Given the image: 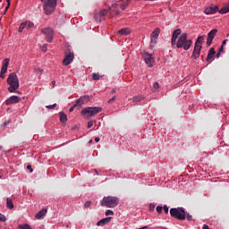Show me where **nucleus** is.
Segmentation results:
<instances>
[{
    "label": "nucleus",
    "instance_id": "6e6d98bb",
    "mask_svg": "<svg viewBox=\"0 0 229 229\" xmlns=\"http://www.w3.org/2000/svg\"><path fill=\"white\" fill-rule=\"evenodd\" d=\"M139 229H148V225H145V226H143L141 228H139Z\"/></svg>",
    "mask_w": 229,
    "mask_h": 229
},
{
    "label": "nucleus",
    "instance_id": "c85d7f7f",
    "mask_svg": "<svg viewBox=\"0 0 229 229\" xmlns=\"http://www.w3.org/2000/svg\"><path fill=\"white\" fill-rule=\"evenodd\" d=\"M24 30H26V25H25L24 22H21V25H20V27H19V29H18V31H19V33H22V31H23Z\"/></svg>",
    "mask_w": 229,
    "mask_h": 229
},
{
    "label": "nucleus",
    "instance_id": "412c9836",
    "mask_svg": "<svg viewBox=\"0 0 229 229\" xmlns=\"http://www.w3.org/2000/svg\"><path fill=\"white\" fill-rule=\"evenodd\" d=\"M214 56H216V50L214 49V47L210 48L208 53V56L206 58L207 62H210V60H212V58H214Z\"/></svg>",
    "mask_w": 229,
    "mask_h": 229
},
{
    "label": "nucleus",
    "instance_id": "473e14b6",
    "mask_svg": "<svg viewBox=\"0 0 229 229\" xmlns=\"http://www.w3.org/2000/svg\"><path fill=\"white\" fill-rule=\"evenodd\" d=\"M40 49H41V51H43V53H47V44H44L43 46H41Z\"/></svg>",
    "mask_w": 229,
    "mask_h": 229
},
{
    "label": "nucleus",
    "instance_id": "7ed1b4c3",
    "mask_svg": "<svg viewBox=\"0 0 229 229\" xmlns=\"http://www.w3.org/2000/svg\"><path fill=\"white\" fill-rule=\"evenodd\" d=\"M7 85L10 86L8 91L11 93L15 92V90L19 89V77H17V73L12 72L9 74L7 78Z\"/></svg>",
    "mask_w": 229,
    "mask_h": 229
},
{
    "label": "nucleus",
    "instance_id": "09e8293b",
    "mask_svg": "<svg viewBox=\"0 0 229 229\" xmlns=\"http://www.w3.org/2000/svg\"><path fill=\"white\" fill-rule=\"evenodd\" d=\"M226 42H228V39H225L222 43V46L225 47L226 45Z\"/></svg>",
    "mask_w": 229,
    "mask_h": 229
},
{
    "label": "nucleus",
    "instance_id": "aec40b11",
    "mask_svg": "<svg viewBox=\"0 0 229 229\" xmlns=\"http://www.w3.org/2000/svg\"><path fill=\"white\" fill-rule=\"evenodd\" d=\"M47 214V209L42 208L36 214L35 217L36 219H44Z\"/></svg>",
    "mask_w": 229,
    "mask_h": 229
},
{
    "label": "nucleus",
    "instance_id": "a18cd8bd",
    "mask_svg": "<svg viewBox=\"0 0 229 229\" xmlns=\"http://www.w3.org/2000/svg\"><path fill=\"white\" fill-rule=\"evenodd\" d=\"M74 108H76V106L73 105L72 107H70L69 112H74Z\"/></svg>",
    "mask_w": 229,
    "mask_h": 229
},
{
    "label": "nucleus",
    "instance_id": "0eeeda50",
    "mask_svg": "<svg viewBox=\"0 0 229 229\" xmlns=\"http://www.w3.org/2000/svg\"><path fill=\"white\" fill-rule=\"evenodd\" d=\"M101 112H103V107H98V106L90 107V106H88V107L82 109L81 114V115H83V117L85 119H89L90 117H94L95 115H98V114H99Z\"/></svg>",
    "mask_w": 229,
    "mask_h": 229
},
{
    "label": "nucleus",
    "instance_id": "2eb2a0df",
    "mask_svg": "<svg viewBox=\"0 0 229 229\" xmlns=\"http://www.w3.org/2000/svg\"><path fill=\"white\" fill-rule=\"evenodd\" d=\"M180 35H182V30L180 29H177L173 32L171 39L172 47H174L176 46V43L178 42L176 40H178V37H180Z\"/></svg>",
    "mask_w": 229,
    "mask_h": 229
},
{
    "label": "nucleus",
    "instance_id": "20e7f679",
    "mask_svg": "<svg viewBox=\"0 0 229 229\" xmlns=\"http://www.w3.org/2000/svg\"><path fill=\"white\" fill-rule=\"evenodd\" d=\"M170 216L178 221H185L187 219V212L183 208H172L170 209Z\"/></svg>",
    "mask_w": 229,
    "mask_h": 229
},
{
    "label": "nucleus",
    "instance_id": "49530a36",
    "mask_svg": "<svg viewBox=\"0 0 229 229\" xmlns=\"http://www.w3.org/2000/svg\"><path fill=\"white\" fill-rule=\"evenodd\" d=\"M115 96L114 97H113L112 98H110L109 100H108V103H112V101H114L115 100Z\"/></svg>",
    "mask_w": 229,
    "mask_h": 229
},
{
    "label": "nucleus",
    "instance_id": "5701e85b",
    "mask_svg": "<svg viewBox=\"0 0 229 229\" xmlns=\"http://www.w3.org/2000/svg\"><path fill=\"white\" fill-rule=\"evenodd\" d=\"M59 115H60V122L63 123V124H65V123H67V114L64 112H60Z\"/></svg>",
    "mask_w": 229,
    "mask_h": 229
},
{
    "label": "nucleus",
    "instance_id": "4be33fe9",
    "mask_svg": "<svg viewBox=\"0 0 229 229\" xmlns=\"http://www.w3.org/2000/svg\"><path fill=\"white\" fill-rule=\"evenodd\" d=\"M118 33L119 35L126 36V35H130L131 31L128 28H123L122 30H118Z\"/></svg>",
    "mask_w": 229,
    "mask_h": 229
},
{
    "label": "nucleus",
    "instance_id": "9d476101",
    "mask_svg": "<svg viewBox=\"0 0 229 229\" xmlns=\"http://www.w3.org/2000/svg\"><path fill=\"white\" fill-rule=\"evenodd\" d=\"M142 56L148 67H153V64H155V57L153 56V55L148 52H144Z\"/></svg>",
    "mask_w": 229,
    "mask_h": 229
},
{
    "label": "nucleus",
    "instance_id": "4468645a",
    "mask_svg": "<svg viewBox=\"0 0 229 229\" xmlns=\"http://www.w3.org/2000/svg\"><path fill=\"white\" fill-rule=\"evenodd\" d=\"M180 35H182V30L180 29H177L173 32L171 39L172 47H174L176 46V43L178 42L176 40H178V37H180Z\"/></svg>",
    "mask_w": 229,
    "mask_h": 229
},
{
    "label": "nucleus",
    "instance_id": "f704fd0d",
    "mask_svg": "<svg viewBox=\"0 0 229 229\" xmlns=\"http://www.w3.org/2000/svg\"><path fill=\"white\" fill-rule=\"evenodd\" d=\"M0 221L2 223H6V216L0 213Z\"/></svg>",
    "mask_w": 229,
    "mask_h": 229
},
{
    "label": "nucleus",
    "instance_id": "72a5a7b5",
    "mask_svg": "<svg viewBox=\"0 0 229 229\" xmlns=\"http://www.w3.org/2000/svg\"><path fill=\"white\" fill-rule=\"evenodd\" d=\"M155 204L153 203H150L149 206H148V210L149 212H154L155 211Z\"/></svg>",
    "mask_w": 229,
    "mask_h": 229
},
{
    "label": "nucleus",
    "instance_id": "6e6552de",
    "mask_svg": "<svg viewBox=\"0 0 229 229\" xmlns=\"http://www.w3.org/2000/svg\"><path fill=\"white\" fill-rule=\"evenodd\" d=\"M113 8V10H112ZM112 8L110 7L109 10H101L98 13H97L95 15V19L98 22H101V21H103L106 17V15H108V12H110V10H112L111 12V16L112 17H115V15H119V9H115V7H114V5H112Z\"/></svg>",
    "mask_w": 229,
    "mask_h": 229
},
{
    "label": "nucleus",
    "instance_id": "a19ab883",
    "mask_svg": "<svg viewBox=\"0 0 229 229\" xmlns=\"http://www.w3.org/2000/svg\"><path fill=\"white\" fill-rule=\"evenodd\" d=\"M35 72L38 73V74H42L44 72V70L40 69V68H37L35 69Z\"/></svg>",
    "mask_w": 229,
    "mask_h": 229
},
{
    "label": "nucleus",
    "instance_id": "9b49d317",
    "mask_svg": "<svg viewBox=\"0 0 229 229\" xmlns=\"http://www.w3.org/2000/svg\"><path fill=\"white\" fill-rule=\"evenodd\" d=\"M217 12H219V6L215 4L204 8L205 15H214L215 13H217Z\"/></svg>",
    "mask_w": 229,
    "mask_h": 229
},
{
    "label": "nucleus",
    "instance_id": "680f3d73",
    "mask_svg": "<svg viewBox=\"0 0 229 229\" xmlns=\"http://www.w3.org/2000/svg\"><path fill=\"white\" fill-rule=\"evenodd\" d=\"M1 149H3V146H0V151H1Z\"/></svg>",
    "mask_w": 229,
    "mask_h": 229
},
{
    "label": "nucleus",
    "instance_id": "a878e982",
    "mask_svg": "<svg viewBox=\"0 0 229 229\" xmlns=\"http://www.w3.org/2000/svg\"><path fill=\"white\" fill-rule=\"evenodd\" d=\"M142 99H144V98L140 95L135 96V97L132 98V101L134 103H140V101H142Z\"/></svg>",
    "mask_w": 229,
    "mask_h": 229
},
{
    "label": "nucleus",
    "instance_id": "1a4fd4ad",
    "mask_svg": "<svg viewBox=\"0 0 229 229\" xmlns=\"http://www.w3.org/2000/svg\"><path fill=\"white\" fill-rule=\"evenodd\" d=\"M42 35L46 37L47 42L48 44H51L53 42V39L55 38V30L51 27H46L41 30Z\"/></svg>",
    "mask_w": 229,
    "mask_h": 229
},
{
    "label": "nucleus",
    "instance_id": "f3484780",
    "mask_svg": "<svg viewBox=\"0 0 229 229\" xmlns=\"http://www.w3.org/2000/svg\"><path fill=\"white\" fill-rule=\"evenodd\" d=\"M20 101H21V98L13 95L5 100V105H7V106L15 105L16 103H19Z\"/></svg>",
    "mask_w": 229,
    "mask_h": 229
},
{
    "label": "nucleus",
    "instance_id": "ddd939ff",
    "mask_svg": "<svg viewBox=\"0 0 229 229\" xmlns=\"http://www.w3.org/2000/svg\"><path fill=\"white\" fill-rule=\"evenodd\" d=\"M74 60V53L69 52L65 55L64 59L63 60V65H71L72 64V61Z\"/></svg>",
    "mask_w": 229,
    "mask_h": 229
},
{
    "label": "nucleus",
    "instance_id": "3c124183",
    "mask_svg": "<svg viewBox=\"0 0 229 229\" xmlns=\"http://www.w3.org/2000/svg\"><path fill=\"white\" fill-rule=\"evenodd\" d=\"M219 56H221V52H217L216 54V58H219Z\"/></svg>",
    "mask_w": 229,
    "mask_h": 229
},
{
    "label": "nucleus",
    "instance_id": "5fc2aeb1",
    "mask_svg": "<svg viewBox=\"0 0 229 229\" xmlns=\"http://www.w3.org/2000/svg\"><path fill=\"white\" fill-rule=\"evenodd\" d=\"M7 5L10 6L11 4V1L10 0H6Z\"/></svg>",
    "mask_w": 229,
    "mask_h": 229
},
{
    "label": "nucleus",
    "instance_id": "e433bc0d",
    "mask_svg": "<svg viewBox=\"0 0 229 229\" xmlns=\"http://www.w3.org/2000/svg\"><path fill=\"white\" fill-rule=\"evenodd\" d=\"M90 205H92V201L88 200L84 203V208H89V207H90Z\"/></svg>",
    "mask_w": 229,
    "mask_h": 229
},
{
    "label": "nucleus",
    "instance_id": "f03ea898",
    "mask_svg": "<svg viewBox=\"0 0 229 229\" xmlns=\"http://www.w3.org/2000/svg\"><path fill=\"white\" fill-rule=\"evenodd\" d=\"M101 207L115 208L119 205V198L114 196L104 197L100 202Z\"/></svg>",
    "mask_w": 229,
    "mask_h": 229
},
{
    "label": "nucleus",
    "instance_id": "c756f323",
    "mask_svg": "<svg viewBox=\"0 0 229 229\" xmlns=\"http://www.w3.org/2000/svg\"><path fill=\"white\" fill-rule=\"evenodd\" d=\"M103 78V75H100L99 73H93V80L95 81H98V80H101Z\"/></svg>",
    "mask_w": 229,
    "mask_h": 229
},
{
    "label": "nucleus",
    "instance_id": "c9c22d12",
    "mask_svg": "<svg viewBox=\"0 0 229 229\" xmlns=\"http://www.w3.org/2000/svg\"><path fill=\"white\" fill-rule=\"evenodd\" d=\"M46 108H48V110H53L54 108H56V104L46 106Z\"/></svg>",
    "mask_w": 229,
    "mask_h": 229
},
{
    "label": "nucleus",
    "instance_id": "bb28decb",
    "mask_svg": "<svg viewBox=\"0 0 229 229\" xmlns=\"http://www.w3.org/2000/svg\"><path fill=\"white\" fill-rule=\"evenodd\" d=\"M158 89H160V85L158 84V82H154L152 85L153 92H158Z\"/></svg>",
    "mask_w": 229,
    "mask_h": 229
},
{
    "label": "nucleus",
    "instance_id": "f257e3e1",
    "mask_svg": "<svg viewBox=\"0 0 229 229\" xmlns=\"http://www.w3.org/2000/svg\"><path fill=\"white\" fill-rule=\"evenodd\" d=\"M191 46H192V39L187 38V33H182L177 39L175 47L177 49H184V51H189L191 49Z\"/></svg>",
    "mask_w": 229,
    "mask_h": 229
},
{
    "label": "nucleus",
    "instance_id": "4c0bfd02",
    "mask_svg": "<svg viewBox=\"0 0 229 229\" xmlns=\"http://www.w3.org/2000/svg\"><path fill=\"white\" fill-rule=\"evenodd\" d=\"M156 210H157V214H162L163 207L162 206H157L156 208Z\"/></svg>",
    "mask_w": 229,
    "mask_h": 229
},
{
    "label": "nucleus",
    "instance_id": "052dcab7",
    "mask_svg": "<svg viewBox=\"0 0 229 229\" xmlns=\"http://www.w3.org/2000/svg\"><path fill=\"white\" fill-rule=\"evenodd\" d=\"M8 123H10V122L4 123V124L6 126V124H8Z\"/></svg>",
    "mask_w": 229,
    "mask_h": 229
},
{
    "label": "nucleus",
    "instance_id": "2f4dec72",
    "mask_svg": "<svg viewBox=\"0 0 229 229\" xmlns=\"http://www.w3.org/2000/svg\"><path fill=\"white\" fill-rule=\"evenodd\" d=\"M81 105H83V99L79 98L76 100L74 106H81Z\"/></svg>",
    "mask_w": 229,
    "mask_h": 229
},
{
    "label": "nucleus",
    "instance_id": "cd10ccee",
    "mask_svg": "<svg viewBox=\"0 0 229 229\" xmlns=\"http://www.w3.org/2000/svg\"><path fill=\"white\" fill-rule=\"evenodd\" d=\"M18 228L20 229H31V225L28 224L19 225Z\"/></svg>",
    "mask_w": 229,
    "mask_h": 229
},
{
    "label": "nucleus",
    "instance_id": "423d86ee",
    "mask_svg": "<svg viewBox=\"0 0 229 229\" xmlns=\"http://www.w3.org/2000/svg\"><path fill=\"white\" fill-rule=\"evenodd\" d=\"M46 15H51L56 10L57 0H40Z\"/></svg>",
    "mask_w": 229,
    "mask_h": 229
},
{
    "label": "nucleus",
    "instance_id": "58836bf2",
    "mask_svg": "<svg viewBox=\"0 0 229 229\" xmlns=\"http://www.w3.org/2000/svg\"><path fill=\"white\" fill-rule=\"evenodd\" d=\"M106 216H114V211H112L111 209H107L106 211Z\"/></svg>",
    "mask_w": 229,
    "mask_h": 229
},
{
    "label": "nucleus",
    "instance_id": "e2e57ef3",
    "mask_svg": "<svg viewBox=\"0 0 229 229\" xmlns=\"http://www.w3.org/2000/svg\"><path fill=\"white\" fill-rule=\"evenodd\" d=\"M1 1H3V0H0V3H1Z\"/></svg>",
    "mask_w": 229,
    "mask_h": 229
},
{
    "label": "nucleus",
    "instance_id": "39448f33",
    "mask_svg": "<svg viewBox=\"0 0 229 229\" xmlns=\"http://www.w3.org/2000/svg\"><path fill=\"white\" fill-rule=\"evenodd\" d=\"M203 40H205L204 36H200L197 38L191 55V58L193 60H198V58H199V55H201V49H203Z\"/></svg>",
    "mask_w": 229,
    "mask_h": 229
},
{
    "label": "nucleus",
    "instance_id": "864d4df0",
    "mask_svg": "<svg viewBox=\"0 0 229 229\" xmlns=\"http://www.w3.org/2000/svg\"><path fill=\"white\" fill-rule=\"evenodd\" d=\"M100 139L98 137L95 138V142H99Z\"/></svg>",
    "mask_w": 229,
    "mask_h": 229
},
{
    "label": "nucleus",
    "instance_id": "bf43d9fd",
    "mask_svg": "<svg viewBox=\"0 0 229 229\" xmlns=\"http://www.w3.org/2000/svg\"><path fill=\"white\" fill-rule=\"evenodd\" d=\"M95 173L97 175H99V173H98V170H96Z\"/></svg>",
    "mask_w": 229,
    "mask_h": 229
},
{
    "label": "nucleus",
    "instance_id": "393cba45",
    "mask_svg": "<svg viewBox=\"0 0 229 229\" xmlns=\"http://www.w3.org/2000/svg\"><path fill=\"white\" fill-rule=\"evenodd\" d=\"M6 207L10 210H12V208H13V201L12 200V199H10V198L6 199Z\"/></svg>",
    "mask_w": 229,
    "mask_h": 229
},
{
    "label": "nucleus",
    "instance_id": "7c9ffc66",
    "mask_svg": "<svg viewBox=\"0 0 229 229\" xmlns=\"http://www.w3.org/2000/svg\"><path fill=\"white\" fill-rule=\"evenodd\" d=\"M128 4H130V0H127L126 3H124V4H121L120 8L122 10H126V7L128 6Z\"/></svg>",
    "mask_w": 229,
    "mask_h": 229
},
{
    "label": "nucleus",
    "instance_id": "dca6fc26",
    "mask_svg": "<svg viewBox=\"0 0 229 229\" xmlns=\"http://www.w3.org/2000/svg\"><path fill=\"white\" fill-rule=\"evenodd\" d=\"M216 33L217 30L214 29L208 34L207 46H212V40H214Z\"/></svg>",
    "mask_w": 229,
    "mask_h": 229
},
{
    "label": "nucleus",
    "instance_id": "8fccbe9b",
    "mask_svg": "<svg viewBox=\"0 0 229 229\" xmlns=\"http://www.w3.org/2000/svg\"><path fill=\"white\" fill-rule=\"evenodd\" d=\"M225 49V47H221L220 48H219V50H218V52H220V53H223V50Z\"/></svg>",
    "mask_w": 229,
    "mask_h": 229
},
{
    "label": "nucleus",
    "instance_id": "f8f14e48",
    "mask_svg": "<svg viewBox=\"0 0 229 229\" xmlns=\"http://www.w3.org/2000/svg\"><path fill=\"white\" fill-rule=\"evenodd\" d=\"M160 35V28H156L150 35V46L153 47L157 44L158 37Z\"/></svg>",
    "mask_w": 229,
    "mask_h": 229
},
{
    "label": "nucleus",
    "instance_id": "ea45409f",
    "mask_svg": "<svg viewBox=\"0 0 229 229\" xmlns=\"http://www.w3.org/2000/svg\"><path fill=\"white\" fill-rule=\"evenodd\" d=\"M163 210H164L165 213L169 214V208L167 207V205H165L163 207Z\"/></svg>",
    "mask_w": 229,
    "mask_h": 229
},
{
    "label": "nucleus",
    "instance_id": "603ef678",
    "mask_svg": "<svg viewBox=\"0 0 229 229\" xmlns=\"http://www.w3.org/2000/svg\"><path fill=\"white\" fill-rule=\"evenodd\" d=\"M52 85H53V87H55L56 85V81H53Z\"/></svg>",
    "mask_w": 229,
    "mask_h": 229
},
{
    "label": "nucleus",
    "instance_id": "6ab92c4d",
    "mask_svg": "<svg viewBox=\"0 0 229 229\" xmlns=\"http://www.w3.org/2000/svg\"><path fill=\"white\" fill-rule=\"evenodd\" d=\"M111 221H112V216H107L106 218L99 220L97 223V226H105V225H108V223H110Z\"/></svg>",
    "mask_w": 229,
    "mask_h": 229
},
{
    "label": "nucleus",
    "instance_id": "a211bd4d",
    "mask_svg": "<svg viewBox=\"0 0 229 229\" xmlns=\"http://www.w3.org/2000/svg\"><path fill=\"white\" fill-rule=\"evenodd\" d=\"M8 65H10V59L9 58L4 59L0 72L6 74L8 71Z\"/></svg>",
    "mask_w": 229,
    "mask_h": 229
},
{
    "label": "nucleus",
    "instance_id": "c03bdc74",
    "mask_svg": "<svg viewBox=\"0 0 229 229\" xmlns=\"http://www.w3.org/2000/svg\"><path fill=\"white\" fill-rule=\"evenodd\" d=\"M27 169L30 171V173H33V168L31 167V165H27Z\"/></svg>",
    "mask_w": 229,
    "mask_h": 229
},
{
    "label": "nucleus",
    "instance_id": "4d7b16f0",
    "mask_svg": "<svg viewBox=\"0 0 229 229\" xmlns=\"http://www.w3.org/2000/svg\"><path fill=\"white\" fill-rule=\"evenodd\" d=\"M9 8H10V6L7 5V6L5 7V12H8V9H9Z\"/></svg>",
    "mask_w": 229,
    "mask_h": 229
},
{
    "label": "nucleus",
    "instance_id": "13d9d810",
    "mask_svg": "<svg viewBox=\"0 0 229 229\" xmlns=\"http://www.w3.org/2000/svg\"><path fill=\"white\" fill-rule=\"evenodd\" d=\"M111 94H115V90H112V91H111Z\"/></svg>",
    "mask_w": 229,
    "mask_h": 229
},
{
    "label": "nucleus",
    "instance_id": "37998d69",
    "mask_svg": "<svg viewBox=\"0 0 229 229\" xmlns=\"http://www.w3.org/2000/svg\"><path fill=\"white\" fill-rule=\"evenodd\" d=\"M94 126V122L90 121L88 123V128H92Z\"/></svg>",
    "mask_w": 229,
    "mask_h": 229
},
{
    "label": "nucleus",
    "instance_id": "b1692460",
    "mask_svg": "<svg viewBox=\"0 0 229 229\" xmlns=\"http://www.w3.org/2000/svg\"><path fill=\"white\" fill-rule=\"evenodd\" d=\"M25 30H33V28H35V23H33L32 21H25Z\"/></svg>",
    "mask_w": 229,
    "mask_h": 229
},
{
    "label": "nucleus",
    "instance_id": "de8ad7c7",
    "mask_svg": "<svg viewBox=\"0 0 229 229\" xmlns=\"http://www.w3.org/2000/svg\"><path fill=\"white\" fill-rule=\"evenodd\" d=\"M0 78H2V80H4V73H3L2 72H0Z\"/></svg>",
    "mask_w": 229,
    "mask_h": 229
},
{
    "label": "nucleus",
    "instance_id": "79ce46f5",
    "mask_svg": "<svg viewBox=\"0 0 229 229\" xmlns=\"http://www.w3.org/2000/svg\"><path fill=\"white\" fill-rule=\"evenodd\" d=\"M186 218L188 221H192V215L186 213Z\"/></svg>",
    "mask_w": 229,
    "mask_h": 229
}]
</instances>
